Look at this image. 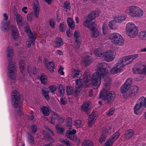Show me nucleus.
Segmentation results:
<instances>
[{"label":"nucleus","mask_w":146,"mask_h":146,"mask_svg":"<svg viewBox=\"0 0 146 146\" xmlns=\"http://www.w3.org/2000/svg\"><path fill=\"white\" fill-rule=\"evenodd\" d=\"M13 52L12 46H9L7 47L6 52L9 62L7 70V76L9 79L15 82L16 80L17 67L15 62L12 61Z\"/></svg>","instance_id":"obj_1"},{"label":"nucleus","mask_w":146,"mask_h":146,"mask_svg":"<svg viewBox=\"0 0 146 146\" xmlns=\"http://www.w3.org/2000/svg\"><path fill=\"white\" fill-rule=\"evenodd\" d=\"M21 95L16 90L12 91L11 95V102L12 106L15 109L19 108L22 104Z\"/></svg>","instance_id":"obj_2"},{"label":"nucleus","mask_w":146,"mask_h":146,"mask_svg":"<svg viewBox=\"0 0 146 146\" xmlns=\"http://www.w3.org/2000/svg\"><path fill=\"white\" fill-rule=\"evenodd\" d=\"M126 11L128 15L134 17H141L143 14V12L141 8L134 6H130Z\"/></svg>","instance_id":"obj_3"},{"label":"nucleus","mask_w":146,"mask_h":146,"mask_svg":"<svg viewBox=\"0 0 146 146\" xmlns=\"http://www.w3.org/2000/svg\"><path fill=\"white\" fill-rule=\"evenodd\" d=\"M126 30L128 36L131 38L135 37L138 33L137 27L132 22L129 23L127 24Z\"/></svg>","instance_id":"obj_4"},{"label":"nucleus","mask_w":146,"mask_h":146,"mask_svg":"<svg viewBox=\"0 0 146 146\" xmlns=\"http://www.w3.org/2000/svg\"><path fill=\"white\" fill-rule=\"evenodd\" d=\"M110 38L113 43L119 45H122L124 43V40L119 34L114 33L111 34Z\"/></svg>","instance_id":"obj_5"},{"label":"nucleus","mask_w":146,"mask_h":146,"mask_svg":"<svg viewBox=\"0 0 146 146\" xmlns=\"http://www.w3.org/2000/svg\"><path fill=\"white\" fill-rule=\"evenodd\" d=\"M97 69L102 77H104L107 76L109 74L108 70L107 69V66L105 63L102 62L99 63L97 65Z\"/></svg>","instance_id":"obj_6"},{"label":"nucleus","mask_w":146,"mask_h":146,"mask_svg":"<svg viewBox=\"0 0 146 146\" xmlns=\"http://www.w3.org/2000/svg\"><path fill=\"white\" fill-rule=\"evenodd\" d=\"M104 77H102L100 73L98 72H95L92 75L91 78V82L92 85L94 86H99L101 83V78H104Z\"/></svg>","instance_id":"obj_7"},{"label":"nucleus","mask_w":146,"mask_h":146,"mask_svg":"<svg viewBox=\"0 0 146 146\" xmlns=\"http://www.w3.org/2000/svg\"><path fill=\"white\" fill-rule=\"evenodd\" d=\"M123 58H120L119 62L116 63L113 67L112 70L113 73L116 74L119 72L123 68L124 66L127 65L125 64L126 63L123 60H122Z\"/></svg>","instance_id":"obj_8"},{"label":"nucleus","mask_w":146,"mask_h":146,"mask_svg":"<svg viewBox=\"0 0 146 146\" xmlns=\"http://www.w3.org/2000/svg\"><path fill=\"white\" fill-rule=\"evenodd\" d=\"M143 107L145 108V106L141 100L139 98L137 101V103L135 104L134 108V113L136 115H141V108Z\"/></svg>","instance_id":"obj_9"},{"label":"nucleus","mask_w":146,"mask_h":146,"mask_svg":"<svg viewBox=\"0 0 146 146\" xmlns=\"http://www.w3.org/2000/svg\"><path fill=\"white\" fill-rule=\"evenodd\" d=\"M103 55L104 56L102 57L104 58L105 60L107 62L112 61L115 57L113 52L110 50H108L105 52H104Z\"/></svg>","instance_id":"obj_10"},{"label":"nucleus","mask_w":146,"mask_h":146,"mask_svg":"<svg viewBox=\"0 0 146 146\" xmlns=\"http://www.w3.org/2000/svg\"><path fill=\"white\" fill-rule=\"evenodd\" d=\"M74 35V44L76 48H78L80 46L81 41L80 34L79 32L75 31Z\"/></svg>","instance_id":"obj_11"},{"label":"nucleus","mask_w":146,"mask_h":146,"mask_svg":"<svg viewBox=\"0 0 146 146\" xmlns=\"http://www.w3.org/2000/svg\"><path fill=\"white\" fill-rule=\"evenodd\" d=\"M139 91V87L137 86H131L127 93V97L130 98H133L137 93Z\"/></svg>","instance_id":"obj_12"},{"label":"nucleus","mask_w":146,"mask_h":146,"mask_svg":"<svg viewBox=\"0 0 146 146\" xmlns=\"http://www.w3.org/2000/svg\"><path fill=\"white\" fill-rule=\"evenodd\" d=\"M96 113L92 111L88 117V124L89 127H91L96 119Z\"/></svg>","instance_id":"obj_13"},{"label":"nucleus","mask_w":146,"mask_h":146,"mask_svg":"<svg viewBox=\"0 0 146 146\" xmlns=\"http://www.w3.org/2000/svg\"><path fill=\"white\" fill-rule=\"evenodd\" d=\"M33 9L35 17L38 18L39 16V5L38 0H34Z\"/></svg>","instance_id":"obj_14"},{"label":"nucleus","mask_w":146,"mask_h":146,"mask_svg":"<svg viewBox=\"0 0 146 146\" xmlns=\"http://www.w3.org/2000/svg\"><path fill=\"white\" fill-rule=\"evenodd\" d=\"M91 106L89 101L85 102L82 105L81 107L82 111L86 113H88L91 111Z\"/></svg>","instance_id":"obj_15"},{"label":"nucleus","mask_w":146,"mask_h":146,"mask_svg":"<svg viewBox=\"0 0 146 146\" xmlns=\"http://www.w3.org/2000/svg\"><path fill=\"white\" fill-rule=\"evenodd\" d=\"M138 56L137 54H134L123 57V60L126 63L125 64L127 65L132 62L134 60L137 58Z\"/></svg>","instance_id":"obj_16"},{"label":"nucleus","mask_w":146,"mask_h":146,"mask_svg":"<svg viewBox=\"0 0 146 146\" xmlns=\"http://www.w3.org/2000/svg\"><path fill=\"white\" fill-rule=\"evenodd\" d=\"M115 94L113 91H111L106 93L105 100L109 103L112 102L115 98Z\"/></svg>","instance_id":"obj_17"},{"label":"nucleus","mask_w":146,"mask_h":146,"mask_svg":"<svg viewBox=\"0 0 146 146\" xmlns=\"http://www.w3.org/2000/svg\"><path fill=\"white\" fill-rule=\"evenodd\" d=\"M11 35L13 38L16 41L18 40L19 34L17 28L15 26L12 27Z\"/></svg>","instance_id":"obj_18"},{"label":"nucleus","mask_w":146,"mask_h":146,"mask_svg":"<svg viewBox=\"0 0 146 146\" xmlns=\"http://www.w3.org/2000/svg\"><path fill=\"white\" fill-rule=\"evenodd\" d=\"M48 131L44 135L45 138L50 142H53L54 140L52 137L54 135L52 131L50 129L48 128Z\"/></svg>","instance_id":"obj_19"},{"label":"nucleus","mask_w":146,"mask_h":146,"mask_svg":"<svg viewBox=\"0 0 146 146\" xmlns=\"http://www.w3.org/2000/svg\"><path fill=\"white\" fill-rule=\"evenodd\" d=\"M42 92L44 98L47 100L50 99L49 96V91L48 88L46 87H44L42 89Z\"/></svg>","instance_id":"obj_20"},{"label":"nucleus","mask_w":146,"mask_h":146,"mask_svg":"<svg viewBox=\"0 0 146 146\" xmlns=\"http://www.w3.org/2000/svg\"><path fill=\"white\" fill-rule=\"evenodd\" d=\"M37 69L36 67H31L29 65L27 66V71L30 74H33L35 75L36 74L37 72Z\"/></svg>","instance_id":"obj_21"},{"label":"nucleus","mask_w":146,"mask_h":146,"mask_svg":"<svg viewBox=\"0 0 146 146\" xmlns=\"http://www.w3.org/2000/svg\"><path fill=\"white\" fill-rule=\"evenodd\" d=\"M76 133V130L75 129H73L72 130L68 129L66 132V136L67 137L73 140L74 138L72 135L75 134Z\"/></svg>","instance_id":"obj_22"},{"label":"nucleus","mask_w":146,"mask_h":146,"mask_svg":"<svg viewBox=\"0 0 146 146\" xmlns=\"http://www.w3.org/2000/svg\"><path fill=\"white\" fill-rule=\"evenodd\" d=\"M15 16V19L17 24L19 26H23L24 24L23 22V17L18 13L16 14Z\"/></svg>","instance_id":"obj_23"},{"label":"nucleus","mask_w":146,"mask_h":146,"mask_svg":"<svg viewBox=\"0 0 146 146\" xmlns=\"http://www.w3.org/2000/svg\"><path fill=\"white\" fill-rule=\"evenodd\" d=\"M93 53L95 55L102 57L104 56L103 54L104 53L102 50V49L100 48H95L93 51Z\"/></svg>","instance_id":"obj_24"},{"label":"nucleus","mask_w":146,"mask_h":146,"mask_svg":"<svg viewBox=\"0 0 146 146\" xmlns=\"http://www.w3.org/2000/svg\"><path fill=\"white\" fill-rule=\"evenodd\" d=\"M99 14L97 11H94L91 12L88 14V17L90 19V21H92L98 16Z\"/></svg>","instance_id":"obj_25"},{"label":"nucleus","mask_w":146,"mask_h":146,"mask_svg":"<svg viewBox=\"0 0 146 146\" xmlns=\"http://www.w3.org/2000/svg\"><path fill=\"white\" fill-rule=\"evenodd\" d=\"M19 67L21 71V73L23 75L25 70L26 68L25 66V61L21 59L19 63Z\"/></svg>","instance_id":"obj_26"},{"label":"nucleus","mask_w":146,"mask_h":146,"mask_svg":"<svg viewBox=\"0 0 146 146\" xmlns=\"http://www.w3.org/2000/svg\"><path fill=\"white\" fill-rule=\"evenodd\" d=\"M9 22L7 21L5 22L3 21L1 25V30L5 32L9 30Z\"/></svg>","instance_id":"obj_27"},{"label":"nucleus","mask_w":146,"mask_h":146,"mask_svg":"<svg viewBox=\"0 0 146 146\" xmlns=\"http://www.w3.org/2000/svg\"><path fill=\"white\" fill-rule=\"evenodd\" d=\"M49 108V107L45 106H43L41 107L40 110L44 116H48L50 114Z\"/></svg>","instance_id":"obj_28"},{"label":"nucleus","mask_w":146,"mask_h":146,"mask_svg":"<svg viewBox=\"0 0 146 146\" xmlns=\"http://www.w3.org/2000/svg\"><path fill=\"white\" fill-rule=\"evenodd\" d=\"M82 61L84 65L86 66H88L92 62V59L88 56H84Z\"/></svg>","instance_id":"obj_29"},{"label":"nucleus","mask_w":146,"mask_h":146,"mask_svg":"<svg viewBox=\"0 0 146 146\" xmlns=\"http://www.w3.org/2000/svg\"><path fill=\"white\" fill-rule=\"evenodd\" d=\"M63 44V41L61 37H56L55 42L56 47L59 48L62 46Z\"/></svg>","instance_id":"obj_30"},{"label":"nucleus","mask_w":146,"mask_h":146,"mask_svg":"<svg viewBox=\"0 0 146 146\" xmlns=\"http://www.w3.org/2000/svg\"><path fill=\"white\" fill-rule=\"evenodd\" d=\"M47 70L49 71L51 73L54 72V69L55 68L54 64L52 61L49 62L48 64L46 67Z\"/></svg>","instance_id":"obj_31"},{"label":"nucleus","mask_w":146,"mask_h":146,"mask_svg":"<svg viewBox=\"0 0 146 146\" xmlns=\"http://www.w3.org/2000/svg\"><path fill=\"white\" fill-rule=\"evenodd\" d=\"M130 87L125 83H124L120 87V92L122 94H125L128 91Z\"/></svg>","instance_id":"obj_32"},{"label":"nucleus","mask_w":146,"mask_h":146,"mask_svg":"<svg viewBox=\"0 0 146 146\" xmlns=\"http://www.w3.org/2000/svg\"><path fill=\"white\" fill-rule=\"evenodd\" d=\"M134 132L132 129H129L125 131V136L126 139H130L133 135Z\"/></svg>","instance_id":"obj_33"},{"label":"nucleus","mask_w":146,"mask_h":146,"mask_svg":"<svg viewBox=\"0 0 146 146\" xmlns=\"http://www.w3.org/2000/svg\"><path fill=\"white\" fill-rule=\"evenodd\" d=\"M80 71L79 69H75L72 71V76L74 78H77L80 77Z\"/></svg>","instance_id":"obj_34"},{"label":"nucleus","mask_w":146,"mask_h":146,"mask_svg":"<svg viewBox=\"0 0 146 146\" xmlns=\"http://www.w3.org/2000/svg\"><path fill=\"white\" fill-rule=\"evenodd\" d=\"M40 79L42 84L45 85L46 84L47 77L45 74H41L40 77Z\"/></svg>","instance_id":"obj_35"},{"label":"nucleus","mask_w":146,"mask_h":146,"mask_svg":"<svg viewBox=\"0 0 146 146\" xmlns=\"http://www.w3.org/2000/svg\"><path fill=\"white\" fill-rule=\"evenodd\" d=\"M67 23L68 27L71 29L74 28V22L71 18H68L67 19Z\"/></svg>","instance_id":"obj_36"},{"label":"nucleus","mask_w":146,"mask_h":146,"mask_svg":"<svg viewBox=\"0 0 146 146\" xmlns=\"http://www.w3.org/2000/svg\"><path fill=\"white\" fill-rule=\"evenodd\" d=\"M126 19L125 17L123 15H119L116 17L115 20L117 23H121L124 21Z\"/></svg>","instance_id":"obj_37"},{"label":"nucleus","mask_w":146,"mask_h":146,"mask_svg":"<svg viewBox=\"0 0 146 146\" xmlns=\"http://www.w3.org/2000/svg\"><path fill=\"white\" fill-rule=\"evenodd\" d=\"M91 37L94 38H96L98 37L99 35V33L97 29L92 30L90 31Z\"/></svg>","instance_id":"obj_38"},{"label":"nucleus","mask_w":146,"mask_h":146,"mask_svg":"<svg viewBox=\"0 0 146 146\" xmlns=\"http://www.w3.org/2000/svg\"><path fill=\"white\" fill-rule=\"evenodd\" d=\"M120 135L119 132L117 131L114 133L110 137L115 142L119 138Z\"/></svg>","instance_id":"obj_39"},{"label":"nucleus","mask_w":146,"mask_h":146,"mask_svg":"<svg viewBox=\"0 0 146 146\" xmlns=\"http://www.w3.org/2000/svg\"><path fill=\"white\" fill-rule=\"evenodd\" d=\"M143 68L141 69L140 68L134 67L133 68L132 71L133 73L135 74H144L143 71Z\"/></svg>","instance_id":"obj_40"},{"label":"nucleus","mask_w":146,"mask_h":146,"mask_svg":"<svg viewBox=\"0 0 146 146\" xmlns=\"http://www.w3.org/2000/svg\"><path fill=\"white\" fill-rule=\"evenodd\" d=\"M27 139L29 142L32 145L34 143V137L32 134L30 133L28 134Z\"/></svg>","instance_id":"obj_41"},{"label":"nucleus","mask_w":146,"mask_h":146,"mask_svg":"<svg viewBox=\"0 0 146 146\" xmlns=\"http://www.w3.org/2000/svg\"><path fill=\"white\" fill-rule=\"evenodd\" d=\"M64 86L61 84H59V86L58 92H60V94L61 95L62 97L64 95Z\"/></svg>","instance_id":"obj_42"},{"label":"nucleus","mask_w":146,"mask_h":146,"mask_svg":"<svg viewBox=\"0 0 146 146\" xmlns=\"http://www.w3.org/2000/svg\"><path fill=\"white\" fill-rule=\"evenodd\" d=\"M91 78L90 75H85V76L82 79V80L83 83H87L88 82Z\"/></svg>","instance_id":"obj_43"},{"label":"nucleus","mask_w":146,"mask_h":146,"mask_svg":"<svg viewBox=\"0 0 146 146\" xmlns=\"http://www.w3.org/2000/svg\"><path fill=\"white\" fill-rule=\"evenodd\" d=\"M24 29L25 32L27 34L31 32L30 27V25L27 22H25V23Z\"/></svg>","instance_id":"obj_44"},{"label":"nucleus","mask_w":146,"mask_h":146,"mask_svg":"<svg viewBox=\"0 0 146 146\" xmlns=\"http://www.w3.org/2000/svg\"><path fill=\"white\" fill-rule=\"evenodd\" d=\"M24 29L25 32L27 34L31 32L30 27V25L27 22H25V23Z\"/></svg>","instance_id":"obj_45"},{"label":"nucleus","mask_w":146,"mask_h":146,"mask_svg":"<svg viewBox=\"0 0 146 146\" xmlns=\"http://www.w3.org/2000/svg\"><path fill=\"white\" fill-rule=\"evenodd\" d=\"M90 19L87 17V19H86L83 23L84 26L86 28H90V23L92 21H90Z\"/></svg>","instance_id":"obj_46"},{"label":"nucleus","mask_w":146,"mask_h":146,"mask_svg":"<svg viewBox=\"0 0 146 146\" xmlns=\"http://www.w3.org/2000/svg\"><path fill=\"white\" fill-rule=\"evenodd\" d=\"M66 91L68 95L71 96L73 94V92L72 88L70 86H67Z\"/></svg>","instance_id":"obj_47"},{"label":"nucleus","mask_w":146,"mask_h":146,"mask_svg":"<svg viewBox=\"0 0 146 146\" xmlns=\"http://www.w3.org/2000/svg\"><path fill=\"white\" fill-rule=\"evenodd\" d=\"M115 142L110 137L104 143V146H112Z\"/></svg>","instance_id":"obj_48"},{"label":"nucleus","mask_w":146,"mask_h":146,"mask_svg":"<svg viewBox=\"0 0 146 146\" xmlns=\"http://www.w3.org/2000/svg\"><path fill=\"white\" fill-rule=\"evenodd\" d=\"M56 129L57 131L59 133L62 134L64 131V129L63 127H60L58 124H57L56 125Z\"/></svg>","instance_id":"obj_49"},{"label":"nucleus","mask_w":146,"mask_h":146,"mask_svg":"<svg viewBox=\"0 0 146 146\" xmlns=\"http://www.w3.org/2000/svg\"><path fill=\"white\" fill-rule=\"evenodd\" d=\"M102 134L105 135L107 136H108L109 131L106 126H104L102 127Z\"/></svg>","instance_id":"obj_50"},{"label":"nucleus","mask_w":146,"mask_h":146,"mask_svg":"<svg viewBox=\"0 0 146 146\" xmlns=\"http://www.w3.org/2000/svg\"><path fill=\"white\" fill-rule=\"evenodd\" d=\"M83 146H93V143L89 140H86L83 144Z\"/></svg>","instance_id":"obj_51"},{"label":"nucleus","mask_w":146,"mask_h":146,"mask_svg":"<svg viewBox=\"0 0 146 146\" xmlns=\"http://www.w3.org/2000/svg\"><path fill=\"white\" fill-rule=\"evenodd\" d=\"M27 35L28 37L30 38V40H34L35 41L36 38L35 36V33L34 32L33 33L32 32H31L28 34Z\"/></svg>","instance_id":"obj_52"},{"label":"nucleus","mask_w":146,"mask_h":146,"mask_svg":"<svg viewBox=\"0 0 146 146\" xmlns=\"http://www.w3.org/2000/svg\"><path fill=\"white\" fill-rule=\"evenodd\" d=\"M35 42L34 40H31L30 39L29 41H27L26 42V44L27 47L28 48H30L32 45L34 46L35 44Z\"/></svg>","instance_id":"obj_53"},{"label":"nucleus","mask_w":146,"mask_h":146,"mask_svg":"<svg viewBox=\"0 0 146 146\" xmlns=\"http://www.w3.org/2000/svg\"><path fill=\"white\" fill-rule=\"evenodd\" d=\"M108 75L107 76H104V77H105V78L104 79V81L105 82V84L106 85H108L111 82V78L110 77H108Z\"/></svg>","instance_id":"obj_54"},{"label":"nucleus","mask_w":146,"mask_h":146,"mask_svg":"<svg viewBox=\"0 0 146 146\" xmlns=\"http://www.w3.org/2000/svg\"><path fill=\"white\" fill-rule=\"evenodd\" d=\"M108 30V25L105 24H103L102 26V30L103 34L106 35L107 34Z\"/></svg>","instance_id":"obj_55"},{"label":"nucleus","mask_w":146,"mask_h":146,"mask_svg":"<svg viewBox=\"0 0 146 146\" xmlns=\"http://www.w3.org/2000/svg\"><path fill=\"white\" fill-rule=\"evenodd\" d=\"M31 129L32 133H34L37 131V127L36 125L33 124L31 127Z\"/></svg>","instance_id":"obj_56"},{"label":"nucleus","mask_w":146,"mask_h":146,"mask_svg":"<svg viewBox=\"0 0 146 146\" xmlns=\"http://www.w3.org/2000/svg\"><path fill=\"white\" fill-rule=\"evenodd\" d=\"M107 136L102 134L99 139V142L100 143H102L104 141Z\"/></svg>","instance_id":"obj_57"},{"label":"nucleus","mask_w":146,"mask_h":146,"mask_svg":"<svg viewBox=\"0 0 146 146\" xmlns=\"http://www.w3.org/2000/svg\"><path fill=\"white\" fill-rule=\"evenodd\" d=\"M50 91L52 93L54 92L56 90V86L55 85H51L48 87Z\"/></svg>","instance_id":"obj_58"},{"label":"nucleus","mask_w":146,"mask_h":146,"mask_svg":"<svg viewBox=\"0 0 146 146\" xmlns=\"http://www.w3.org/2000/svg\"><path fill=\"white\" fill-rule=\"evenodd\" d=\"M59 28L60 31L61 32H64L66 30V27L64 25L63 23H61L59 26Z\"/></svg>","instance_id":"obj_59"},{"label":"nucleus","mask_w":146,"mask_h":146,"mask_svg":"<svg viewBox=\"0 0 146 146\" xmlns=\"http://www.w3.org/2000/svg\"><path fill=\"white\" fill-rule=\"evenodd\" d=\"M96 26V23L95 22H93L91 23L90 25V28L88 29L90 31L97 29Z\"/></svg>","instance_id":"obj_60"},{"label":"nucleus","mask_w":146,"mask_h":146,"mask_svg":"<svg viewBox=\"0 0 146 146\" xmlns=\"http://www.w3.org/2000/svg\"><path fill=\"white\" fill-rule=\"evenodd\" d=\"M27 19L28 21L31 22L33 19V14L32 13L28 14L27 15Z\"/></svg>","instance_id":"obj_61"},{"label":"nucleus","mask_w":146,"mask_h":146,"mask_svg":"<svg viewBox=\"0 0 146 146\" xmlns=\"http://www.w3.org/2000/svg\"><path fill=\"white\" fill-rule=\"evenodd\" d=\"M115 111V109L111 108L109 109V111L106 113V115L108 116H110L112 115Z\"/></svg>","instance_id":"obj_62"},{"label":"nucleus","mask_w":146,"mask_h":146,"mask_svg":"<svg viewBox=\"0 0 146 146\" xmlns=\"http://www.w3.org/2000/svg\"><path fill=\"white\" fill-rule=\"evenodd\" d=\"M64 9H69L70 8V4L68 1L65 2L64 4Z\"/></svg>","instance_id":"obj_63"},{"label":"nucleus","mask_w":146,"mask_h":146,"mask_svg":"<svg viewBox=\"0 0 146 146\" xmlns=\"http://www.w3.org/2000/svg\"><path fill=\"white\" fill-rule=\"evenodd\" d=\"M75 126L79 127L82 124V121L80 120H77L74 121Z\"/></svg>","instance_id":"obj_64"}]
</instances>
